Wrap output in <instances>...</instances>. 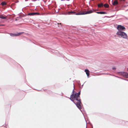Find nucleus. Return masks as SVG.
<instances>
[{
  "label": "nucleus",
  "instance_id": "1",
  "mask_svg": "<svg viewBox=\"0 0 128 128\" xmlns=\"http://www.w3.org/2000/svg\"><path fill=\"white\" fill-rule=\"evenodd\" d=\"M73 85L74 89L69 99L76 105L79 110H80L82 108L81 105L82 103L80 96V94L81 90H80L78 92L74 93V84Z\"/></svg>",
  "mask_w": 128,
  "mask_h": 128
},
{
  "label": "nucleus",
  "instance_id": "2",
  "mask_svg": "<svg viewBox=\"0 0 128 128\" xmlns=\"http://www.w3.org/2000/svg\"><path fill=\"white\" fill-rule=\"evenodd\" d=\"M93 12V11L92 10H90L89 11H88L85 12H78V13H76V12L75 11H69L66 12V13H64V15H70V14H76V15H83L85 14H90Z\"/></svg>",
  "mask_w": 128,
  "mask_h": 128
},
{
  "label": "nucleus",
  "instance_id": "3",
  "mask_svg": "<svg viewBox=\"0 0 128 128\" xmlns=\"http://www.w3.org/2000/svg\"><path fill=\"white\" fill-rule=\"evenodd\" d=\"M116 34L118 36H120L121 37L124 39H126L128 37L126 34L122 31H118Z\"/></svg>",
  "mask_w": 128,
  "mask_h": 128
},
{
  "label": "nucleus",
  "instance_id": "4",
  "mask_svg": "<svg viewBox=\"0 0 128 128\" xmlns=\"http://www.w3.org/2000/svg\"><path fill=\"white\" fill-rule=\"evenodd\" d=\"M117 29L118 30V31H122L124 30L125 29V28L123 26L118 25L117 27Z\"/></svg>",
  "mask_w": 128,
  "mask_h": 128
},
{
  "label": "nucleus",
  "instance_id": "5",
  "mask_svg": "<svg viewBox=\"0 0 128 128\" xmlns=\"http://www.w3.org/2000/svg\"><path fill=\"white\" fill-rule=\"evenodd\" d=\"M40 14L38 12H31L29 13L27 15V16H34L36 15H39Z\"/></svg>",
  "mask_w": 128,
  "mask_h": 128
},
{
  "label": "nucleus",
  "instance_id": "6",
  "mask_svg": "<svg viewBox=\"0 0 128 128\" xmlns=\"http://www.w3.org/2000/svg\"><path fill=\"white\" fill-rule=\"evenodd\" d=\"M119 73H121L122 75H123L124 76L126 77V78H128V73L127 72H119Z\"/></svg>",
  "mask_w": 128,
  "mask_h": 128
},
{
  "label": "nucleus",
  "instance_id": "7",
  "mask_svg": "<svg viewBox=\"0 0 128 128\" xmlns=\"http://www.w3.org/2000/svg\"><path fill=\"white\" fill-rule=\"evenodd\" d=\"M85 72H86V73L87 75V76L88 77L89 75V71L88 70V69H85L84 70Z\"/></svg>",
  "mask_w": 128,
  "mask_h": 128
},
{
  "label": "nucleus",
  "instance_id": "8",
  "mask_svg": "<svg viewBox=\"0 0 128 128\" xmlns=\"http://www.w3.org/2000/svg\"><path fill=\"white\" fill-rule=\"evenodd\" d=\"M96 13L98 14H106L107 13L105 12H98Z\"/></svg>",
  "mask_w": 128,
  "mask_h": 128
},
{
  "label": "nucleus",
  "instance_id": "9",
  "mask_svg": "<svg viewBox=\"0 0 128 128\" xmlns=\"http://www.w3.org/2000/svg\"><path fill=\"white\" fill-rule=\"evenodd\" d=\"M54 24L56 25H57L58 27L61 26H62L61 24V23H58L56 22H55L54 23Z\"/></svg>",
  "mask_w": 128,
  "mask_h": 128
},
{
  "label": "nucleus",
  "instance_id": "10",
  "mask_svg": "<svg viewBox=\"0 0 128 128\" xmlns=\"http://www.w3.org/2000/svg\"><path fill=\"white\" fill-rule=\"evenodd\" d=\"M7 17V16H4L2 15H1L0 16V18L2 19H5Z\"/></svg>",
  "mask_w": 128,
  "mask_h": 128
},
{
  "label": "nucleus",
  "instance_id": "11",
  "mask_svg": "<svg viewBox=\"0 0 128 128\" xmlns=\"http://www.w3.org/2000/svg\"><path fill=\"white\" fill-rule=\"evenodd\" d=\"M77 82H78V85L80 86V88H82V87H83V86L84 84H83L81 86H80V85H81V84H80V81H78H78Z\"/></svg>",
  "mask_w": 128,
  "mask_h": 128
},
{
  "label": "nucleus",
  "instance_id": "12",
  "mask_svg": "<svg viewBox=\"0 0 128 128\" xmlns=\"http://www.w3.org/2000/svg\"><path fill=\"white\" fill-rule=\"evenodd\" d=\"M104 6V4L103 3H101L100 4L98 5V6L99 8H100L103 7Z\"/></svg>",
  "mask_w": 128,
  "mask_h": 128
},
{
  "label": "nucleus",
  "instance_id": "13",
  "mask_svg": "<svg viewBox=\"0 0 128 128\" xmlns=\"http://www.w3.org/2000/svg\"><path fill=\"white\" fill-rule=\"evenodd\" d=\"M118 4V2L116 0H115L114 2H112V4L113 5H115L116 4Z\"/></svg>",
  "mask_w": 128,
  "mask_h": 128
},
{
  "label": "nucleus",
  "instance_id": "14",
  "mask_svg": "<svg viewBox=\"0 0 128 128\" xmlns=\"http://www.w3.org/2000/svg\"><path fill=\"white\" fill-rule=\"evenodd\" d=\"M25 33L24 32H20L19 33H17L16 34V36H18L22 34Z\"/></svg>",
  "mask_w": 128,
  "mask_h": 128
},
{
  "label": "nucleus",
  "instance_id": "15",
  "mask_svg": "<svg viewBox=\"0 0 128 128\" xmlns=\"http://www.w3.org/2000/svg\"><path fill=\"white\" fill-rule=\"evenodd\" d=\"M10 36H16V34L10 33Z\"/></svg>",
  "mask_w": 128,
  "mask_h": 128
},
{
  "label": "nucleus",
  "instance_id": "16",
  "mask_svg": "<svg viewBox=\"0 0 128 128\" xmlns=\"http://www.w3.org/2000/svg\"><path fill=\"white\" fill-rule=\"evenodd\" d=\"M1 4L2 6H4L6 5V3L5 2H3L1 3Z\"/></svg>",
  "mask_w": 128,
  "mask_h": 128
},
{
  "label": "nucleus",
  "instance_id": "17",
  "mask_svg": "<svg viewBox=\"0 0 128 128\" xmlns=\"http://www.w3.org/2000/svg\"><path fill=\"white\" fill-rule=\"evenodd\" d=\"M104 6L105 8H107L109 6L107 4H104Z\"/></svg>",
  "mask_w": 128,
  "mask_h": 128
},
{
  "label": "nucleus",
  "instance_id": "18",
  "mask_svg": "<svg viewBox=\"0 0 128 128\" xmlns=\"http://www.w3.org/2000/svg\"><path fill=\"white\" fill-rule=\"evenodd\" d=\"M116 68L115 67H113L112 68V69L114 70H116Z\"/></svg>",
  "mask_w": 128,
  "mask_h": 128
},
{
  "label": "nucleus",
  "instance_id": "19",
  "mask_svg": "<svg viewBox=\"0 0 128 128\" xmlns=\"http://www.w3.org/2000/svg\"><path fill=\"white\" fill-rule=\"evenodd\" d=\"M21 17V16L20 15V16L19 17H18L16 18H20Z\"/></svg>",
  "mask_w": 128,
  "mask_h": 128
},
{
  "label": "nucleus",
  "instance_id": "20",
  "mask_svg": "<svg viewBox=\"0 0 128 128\" xmlns=\"http://www.w3.org/2000/svg\"><path fill=\"white\" fill-rule=\"evenodd\" d=\"M4 26V24H0V26Z\"/></svg>",
  "mask_w": 128,
  "mask_h": 128
},
{
  "label": "nucleus",
  "instance_id": "21",
  "mask_svg": "<svg viewBox=\"0 0 128 128\" xmlns=\"http://www.w3.org/2000/svg\"><path fill=\"white\" fill-rule=\"evenodd\" d=\"M18 20V19H16H16H15V20L16 21H17Z\"/></svg>",
  "mask_w": 128,
  "mask_h": 128
},
{
  "label": "nucleus",
  "instance_id": "22",
  "mask_svg": "<svg viewBox=\"0 0 128 128\" xmlns=\"http://www.w3.org/2000/svg\"><path fill=\"white\" fill-rule=\"evenodd\" d=\"M65 97H66V98H69H69H68V97H67V96H65Z\"/></svg>",
  "mask_w": 128,
  "mask_h": 128
},
{
  "label": "nucleus",
  "instance_id": "23",
  "mask_svg": "<svg viewBox=\"0 0 128 128\" xmlns=\"http://www.w3.org/2000/svg\"><path fill=\"white\" fill-rule=\"evenodd\" d=\"M122 1H124V0H121Z\"/></svg>",
  "mask_w": 128,
  "mask_h": 128
},
{
  "label": "nucleus",
  "instance_id": "24",
  "mask_svg": "<svg viewBox=\"0 0 128 128\" xmlns=\"http://www.w3.org/2000/svg\"><path fill=\"white\" fill-rule=\"evenodd\" d=\"M28 0H25V1H27Z\"/></svg>",
  "mask_w": 128,
  "mask_h": 128
},
{
  "label": "nucleus",
  "instance_id": "25",
  "mask_svg": "<svg viewBox=\"0 0 128 128\" xmlns=\"http://www.w3.org/2000/svg\"><path fill=\"white\" fill-rule=\"evenodd\" d=\"M61 1H63V0H61Z\"/></svg>",
  "mask_w": 128,
  "mask_h": 128
},
{
  "label": "nucleus",
  "instance_id": "26",
  "mask_svg": "<svg viewBox=\"0 0 128 128\" xmlns=\"http://www.w3.org/2000/svg\"><path fill=\"white\" fill-rule=\"evenodd\" d=\"M127 71H128V68H127Z\"/></svg>",
  "mask_w": 128,
  "mask_h": 128
},
{
  "label": "nucleus",
  "instance_id": "27",
  "mask_svg": "<svg viewBox=\"0 0 128 128\" xmlns=\"http://www.w3.org/2000/svg\"><path fill=\"white\" fill-rule=\"evenodd\" d=\"M15 16L14 15V17H14Z\"/></svg>",
  "mask_w": 128,
  "mask_h": 128
},
{
  "label": "nucleus",
  "instance_id": "28",
  "mask_svg": "<svg viewBox=\"0 0 128 128\" xmlns=\"http://www.w3.org/2000/svg\"><path fill=\"white\" fill-rule=\"evenodd\" d=\"M117 77H118V76H116Z\"/></svg>",
  "mask_w": 128,
  "mask_h": 128
},
{
  "label": "nucleus",
  "instance_id": "29",
  "mask_svg": "<svg viewBox=\"0 0 128 128\" xmlns=\"http://www.w3.org/2000/svg\"><path fill=\"white\" fill-rule=\"evenodd\" d=\"M92 128H93V127L92 126Z\"/></svg>",
  "mask_w": 128,
  "mask_h": 128
}]
</instances>
